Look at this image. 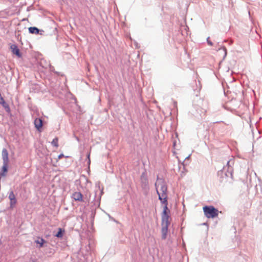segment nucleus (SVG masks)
<instances>
[{
    "label": "nucleus",
    "mask_w": 262,
    "mask_h": 262,
    "mask_svg": "<svg viewBox=\"0 0 262 262\" xmlns=\"http://www.w3.org/2000/svg\"><path fill=\"white\" fill-rule=\"evenodd\" d=\"M159 200L161 201V203L164 205L163 210L162 212V238L163 239H166L167 237V234L168 231V227L170 224L169 221L170 216V210L168 208V201L167 195H160Z\"/></svg>",
    "instance_id": "nucleus-1"
},
{
    "label": "nucleus",
    "mask_w": 262,
    "mask_h": 262,
    "mask_svg": "<svg viewBox=\"0 0 262 262\" xmlns=\"http://www.w3.org/2000/svg\"><path fill=\"white\" fill-rule=\"evenodd\" d=\"M157 180L158 182L155 183V185L158 197L163 194L167 195V186L165 182L163 179H159L158 177Z\"/></svg>",
    "instance_id": "nucleus-2"
},
{
    "label": "nucleus",
    "mask_w": 262,
    "mask_h": 262,
    "mask_svg": "<svg viewBox=\"0 0 262 262\" xmlns=\"http://www.w3.org/2000/svg\"><path fill=\"white\" fill-rule=\"evenodd\" d=\"M2 156L3 162V165L2 168V172L1 175L2 177H5L6 173L8 171V164L9 162L8 152L6 148L3 149Z\"/></svg>",
    "instance_id": "nucleus-3"
},
{
    "label": "nucleus",
    "mask_w": 262,
    "mask_h": 262,
    "mask_svg": "<svg viewBox=\"0 0 262 262\" xmlns=\"http://www.w3.org/2000/svg\"><path fill=\"white\" fill-rule=\"evenodd\" d=\"M205 215L207 218H214L218 216L219 210L212 206H206L203 207Z\"/></svg>",
    "instance_id": "nucleus-4"
},
{
    "label": "nucleus",
    "mask_w": 262,
    "mask_h": 262,
    "mask_svg": "<svg viewBox=\"0 0 262 262\" xmlns=\"http://www.w3.org/2000/svg\"><path fill=\"white\" fill-rule=\"evenodd\" d=\"M140 181L142 188L143 189L147 188L148 187V180L145 171L142 173Z\"/></svg>",
    "instance_id": "nucleus-5"
},
{
    "label": "nucleus",
    "mask_w": 262,
    "mask_h": 262,
    "mask_svg": "<svg viewBox=\"0 0 262 262\" xmlns=\"http://www.w3.org/2000/svg\"><path fill=\"white\" fill-rule=\"evenodd\" d=\"M8 198L10 200V208H13L14 207L17 203V200L13 191L11 190L8 193Z\"/></svg>",
    "instance_id": "nucleus-6"
},
{
    "label": "nucleus",
    "mask_w": 262,
    "mask_h": 262,
    "mask_svg": "<svg viewBox=\"0 0 262 262\" xmlns=\"http://www.w3.org/2000/svg\"><path fill=\"white\" fill-rule=\"evenodd\" d=\"M72 198L76 201L84 202L83 195L80 192H75L72 194Z\"/></svg>",
    "instance_id": "nucleus-7"
},
{
    "label": "nucleus",
    "mask_w": 262,
    "mask_h": 262,
    "mask_svg": "<svg viewBox=\"0 0 262 262\" xmlns=\"http://www.w3.org/2000/svg\"><path fill=\"white\" fill-rule=\"evenodd\" d=\"M34 124L35 128L39 132H41L43 125V121L41 118H36L34 120Z\"/></svg>",
    "instance_id": "nucleus-8"
},
{
    "label": "nucleus",
    "mask_w": 262,
    "mask_h": 262,
    "mask_svg": "<svg viewBox=\"0 0 262 262\" xmlns=\"http://www.w3.org/2000/svg\"><path fill=\"white\" fill-rule=\"evenodd\" d=\"M10 49H11L13 54H15L18 57H21V54L20 53L19 49L18 48L17 46L16 45H15V44L12 45L10 46Z\"/></svg>",
    "instance_id": "nucleus-9"
},
{
    "label": "nucleus",
    "mask_w": 262,
    "mask_h": 262,
    "mask_svg": "<svg viewBox=\"0 0 262 262\" xmlns=\"http://www.w3.org/2000/svg\"><path fill=\"white\" fill-rule=\"evenodd\" d=\"M0 104L5 108L7 112L10 111L9 105L5 102L3 97L0 98Z\"/></svg>",
    "instance_id": "nucleus-10"
},
{
    "label": "nucleus",
    "mask_w": 262,
    "mask_h": 262,
    "mask_svg": "<svg viewBox=\"0 0 262 262\" xmlns=\"http://www.w3.org/2000/svg\"><path fill=\"white\" fill-rule=\"evenodd\" d=\"M40 31L43 32L42 30H40L35 27H30L29 28V32L31 34H38Z\"/></svg>",
    "instance_id": "nucleus-11"
},
{
    "label": "nucleus",
    "mask_w": 262,
    "mask_h": 262,
    "mask_svg": "<svg viewBox=\"0 0 262 262\" xmlns=\"http://www.w3.org/2000/svg\"><path fill=\"white\" fill-rule=\"evenodd\" d=\"M64 232V230L62 228H58V232L55 234V236L58 238H61L63 235V233Z\"/></svg>",
    "instance_id": "nucleus-12"
},
{
    "label": "nucleus",
    "mask_w": 262,
    "mask_h": 262,
    "mask_svg": "<svg viewBox=\"0 0 262 262\" xmlns=\"http://www.w3.org/2000/svg\"><path fill=\"white\" fill-rule=\"evenodd\" d=\"M103 193V190H101V191L100 192V193H99V195L97 197V192H96L95 198L94 199V201L97 202L98 204H99V203H100L101 196L102 195Z\"/></svg>",
    "instance_id": "nucleus-13"
},
{
    "label": "nucleus",
    "mask_w": 262,
    "mask_h": 262,
    "mask_svg": "<svg viewBox=\"0 0 262 262\" xmlns=\"http://www.w3.org/2000/svg\"><path fill=\"white\" fill-rule=\"evenodd\" d=\"M35 242L37 244H39V248H41L43 247V244L45 243V240L43 239L42 238H40L36 241H35Z\"/></svg>",
    "instance_id": "nucleus-14"
},
{
    "label": "nucleus",
    "mask_w": 262,
    "mask_h": 262,
    "mask_svg": "<svg viewBox=\"0 0 262 262\" xmlns=\"http://www.w3.org/2000/svg\"><path fill=\"white\" fill-rule=\"evenodd\" d=\"M52 145L55 147H57L58 146V138H55L51 142Z\"/></svg>",
    "instance_id": "nucleus-15"
},
{
    "label": "nucleus",
    "mask_w": 262,
    "mask_h": 262,
    "mask_svg": "<svg viewBox=\"0 0 262 262\" xmlns=\"http://www.w3.org/2000/svg\"><path fill=\"white\" fill-rule=\"evenodd\" d=\"M90 152H89L86 156V158H87V160H88V164L89 165V166L90 165V163H91V160H90Z\"/></svg>",
    "instance_id": "nucleus-16"
},
{
    "label": "nucleus",
    "mask_w": 262,
    "mask_h": 262,
    "mask_svg": "<svg viewBox=\"0 0 262 262\" xmlns=\"http://www.w3.org/2000/svg\"><path fill=\"white\" fill-rule=\"evenodd\" d=\"M49 66V68H50V70L51 71H53V69H54V67L51 66L50 64L48 65Z\"/></svg>",
    "instance_id": "nucleus-17"
},
{
    "label": "nucleus",
    "mask_w": 262,
    "mask_h": 262,
    "mask_svg": "<svg viewBox=\"0 0 262 262\" xmlns=\"http://www.w3.org/2000/svg\"><path fill=\"white\" fill-rule=\"evenodd\" d=\"M62 157H63V154H60V155H59V156H58V158H59V159H60V158H61Z\"/></svg>",
    "instance_id": "nucleus-18"
},
{
    "label": "nucleus",
    "mask_w": 262,
    "mask_h": 262,
    "mask_svg": "<svg viewBox=\"0 0 262 262\" xmlns=\"http://www.w3.org/2000/svg\"><path fill=\"white\" fill-rule=\"evenodd\" d=\"M207 42H208V43L210 45V46H212V43L211 41H210L209 40H207Z\"/></svg>",
    "instance_id": "nucleus-19"
},
{
    "label": "nucleus",
    "mask_w": 262,
    "mask_h": 262,
    "mask_svg": "<svg viewBox=\"0 0 262 262\" xmlns=\"http://www.w3.org/2000/svg\"><path fill=\"white\" fill-rule=\"evenodd\" d=\"M223 50L225 51V55H226V49L225 47L223 48Z\"/></svg>",
    "instance_id": "nucleus-20"
},
{
    "label": "nucleus",
    "mask_w": 262,
    "mask_h": 262,
    "mask_svg": "<svg viewBox=\"0 0 262 262\" xmlns=\"http://www.w3.org/2000/svg\"><path fill=\"white\" fill-rule=\"evenodd\" d=\"M31 262H37L36 259H33L31 260Z\"/></svg>",
    "instance_id": "nucleus-21"
},
{
    "label": "nucleus",
    "mask_w": 262,
    "mask_h": 262,
    "mask_svg": "<svg viewBox=\"0 0 262 262\" xmlns=\"http://www.w3.org/2000/svg\"><path fill=\"white\" fill-rule=\"evenodd\" d=\"M175 142H173V146H175Z\"/></svg>",
    "instance_id": "nucleus-22"
}]
</instances>
